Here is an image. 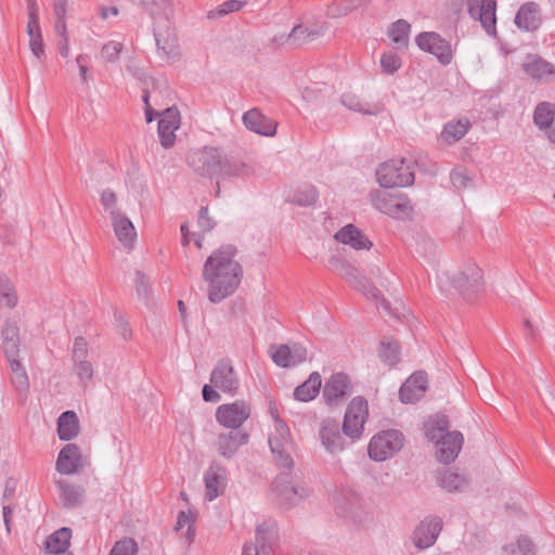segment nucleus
<instances>
[{
  "mask_svg": "<svg viewBox=\"0 0 555 555\" xmlns=\"http://www.w3.org/2000/svg\"><path fill=\"white\" fill-rule=\"evenodd\" d=\"M237 247L232 244L221 245L206 259L203 279L208 284V299L218 304L231 296L243 279V267L235 259Z\"/></svg>",
  "mask_w": 555,
  "mask_h": 555,
  "instance_id": "f257e3e1",
  "label": "nucleus"
},
{
  "mask_svg": "<svg viewBox=\"0 0 555 555\" xmlns=\"http://www.w3.org/2000/svg\"><path fill=\"white\" fill-rule=\"evenodd\" d=\"M189 166L203 177L221 179L246 178L255 173L253 164L241 155L222 154L217 147L205 146L188 154Z\"/></svg>",
  "mask_w": 555,
  "mask_h": 555,
  "instance_id": "f03ea898",
  "label": "nucleus"
},
{
  "mask_svg": "<svg viewBox=\"0 0 555 555\" xmlns=\"http://www.w3.org/2000/svg\"><path fill=\"white\" fill-rule=\"evenodd\" d=\"M449 417L436 413L424 422V433L428 441L435 446V455L438 462L451 464V431Z\"/></svg>",
  "mask_w": 555,
  "mask_h": 555,
  "instance_id": "7ed1b4c3",
  "label": "nucleus"
},
{
  "mask_svg": "<svg viewBox=\"0 0 555 555\" xmlns=\"http://www.w3.org/2000/svg\"><path fill=\"white\" fill-rule=\"evenodd\" d=\"M453 285L465 298H475L485 291L483 271L475 259L457 260Z\"/></svg>",
  "mask_w": 555,
  "mask_h": 555,
  "instance_id": "20e7f679",
  "label": "nucleus"
},
{
  "mask_svg": "<svg viewBox=\"0 0 555 555\" xmlns=\"http://www.w3.org/2000/svg\"><path fill=\"white\" fill-rule=\"evenodd\" d=\"M379 185L385 189L412 185L415 180L413 162L406 158H392L376 169Z\"/></svg>",
  "mask_w": 555,
  "mask_h": 555,
  "instance_id": "39448f33",
  "label": "nucleus"
},
{
  "mask_svg": "<svg viewBox=\"0 0 555 555\" xmlns=\"http://www.w3.org/2000/svg\"><path fill=\"white\" fill-rule=\"evenodd\" d=\"M328 268L344 278L354 289L362 292L365 296L378 299L380 291L373 285L370 279L362 274L353 264L337 257L328 259Z\"/></svg>",
  "mask_w": 555,
  "mask_h": 555,
  "instance_id": "423d86ee",
  "label": "nucleus"
},
{
  "mask_svg": "<svg viewBox=\"0 0 555 555\" xmlns=\"http://www.w3.org/2000/svg\"><path fill=\"white\" fill-rule=\"evenodd\" d=\"M367 417V400L362 396L351 399L347 405L341 425L343 435L350 439V443H353L362 437Z\"/></svg>",
  "mask_w": 555,
  "mask_h": 555,
  "instance_id": "0eeeda50",
  "label": "nucleus"
},
{
  "mask_svg": "<svg viewBox=\"0 0 555 555\" xmlns=\"http://www.w3.org/2000/svg\"><path fill=\"white\" fill-rule=\"evenodd\" d=\"M404 442L403 434L398 429H386L375 434L367 446L371 460L384 462L399 452Z\"/></svg>",
  "mask_w": 555,
  "mask_h": 555,
  "instance_id": "6e6552de",
  "label": "nucleus"
},
{
  "mask_svg": "<svg viewBox=\"0 0 555 555\" xmlns=\"http://www.w3.org/2000/svg\"><path fill=\"white\" fill-rule=\"evenodd\" d=\"M271 489L279 504L285 507L295 506L309 495L308 488L294 483L292 472L280 473L273 479Z\"/></svg>",
  "mask_w": 555,
  "mask_h": 555,
  "instance_id": "1a4fd4ad",
  "label": "nucleus"
},
{
  "mask_svg": "<svg viewBox=\"0 0 555 555\" xmlns=\"http://www.w3.org/2000/svg\"><path fill=\"white\" fill-rule=\"evenodd\" d=\"M371 201L374 208L393 218L405 217L413 211L410 199L403 193L376 190L371 193Z\"/></svg>",
  "mask_w": 555,
  "mask_h": 555,
  "instance_id": "9d476101",
  "label": "nucleus"
},
{
  "mask_svg": "<svg viewBox=\"0 0 555 555\" xmlns=\"http://www.w3.org/2000/svg\"><path fill=\"white\" fill-rule=\"evenodd\" d=\"M353 391L350 376L345 372L333 373L322 389L324 402L330 406H337L344 402Z\"/></svg>",
  "mask_w": 555,
  "mask_h": 555,
  "instance_id": "9b49d317",
  "label": "nucleus"
},
{
  "mask_svg": "<svg viewBox=\"0 0 555 555\" xmlns=\"http://www.w3.org/2000/svg\"><path fill=\"white\" fill-rule=\"evenodd\" d=\"M251 414L250 404L244 400L224 403L216 410V421L231 430L238 429Z\"/></svg>",
  "mask_w": 555,
  "mask_h": 555,
  "instance_id": "f8f14e48",
  "label": "nucleus"
},
{
  "mask_svg": "<svg viewBox=\"0 0 555 555\" xmlns=\"http://www.w3.org/2000/svg\"><path fill=\"white\" fill-rule=\"evenodd\" d=\"M164 29L160 28V22L153 27L157 52L167 63H175L180 59V47L178 37L173 28L168 24L167 18L164 21Z\"/></svg>",
  "mask_w": 555,
  "mask_h": 555,
  "instance_id": "ddd939ff",
  "label": "nucleus"
},
{
  "mask_svg": "<svg viewBox=\"0 0 555 555\" xmlns=\"http://www.w3.org/2000/svg\"><path fill=\"white\" fill-rule=\"evenodd\" d=\"M210 383L222 392L235 396L240 389L238 376L229 359H221L210 374Z\"/></svg>",
  "mask_w": 555,
  "mask_h": 555,
  "instance_id": "4468645a",
  "label": "nucleus"
},
{
  "mask_svg": "<svg viewBox=\"0 0 555 555\" xmlns=\"http://www.w3.org/2000/svg\"><path fill=\"white\" fill-rule=\"evenodd\" d=\"M442 519L438 516H427L421 520L412 532L411 540L418 550H425L435 544L442 530Z\"/></svg>",
  "mask_w": 555,
  "mask_h": 555,
  "instance_id": "2eb2a0df",
  "label": "nucleus"
},
{
  "mask_svg": "<svg viewBox=\"0 0 555 555\" xmlns=\"http://www.w3.org/2000/svg\"><path fill=\"white\" fill-rule=\"evenodd\" d=\"M417 47L435 55L442 65L451 63V46L435 31H424L415 37Z\"/></svg>",
  "mask_w": 555,
  "mask_h": 555,
  "instance_id": "dca6fc26",
  "label": "nucleus"
},
{
  "mask_svg": "<svg viewBox=\"0 0 555 555\" xmlns=\"http://www.w3.org/2000/svg\"><path fill=\"white\" fill-rule=\"evenodd\" d=\"M307 348L299 343H294L292 346L281 344L272 346L270 356L272 361L280 367H294L307 359Z\"/></svg>",
  "mask_w": 555,
  "mask_h": 555,
  "instance_id": "f3484780",
  "label": "nucleus"
},
{
  "mask_svg": "<svg viewBox=\"0 0 555 555\" xmlns=\"http://www.w3.org/2000/svg\"><path fill=\"white\" fill-rule=\"evenodd\" d=\"M428 388V376L424 371H416L401 385L399 399L402 403H415L421 400Z\"/></svg>",
  "mask_w": 555,
  "mask_h": 555,
  "instance_id": "a211bd4d",
  "label": "nucleus"
},
{
  "mask_svg": "<svg viewBox=\"0 0 555 555\" xmlns=\"http://www.w3.org/2000/svg\"><path fill=\"white\" fill-rule=\"evenodd\" d=\"M180 127V112L176 106L166 108L158 120V137L163 147L170 149L176 142L175 131Z\"/></svg>",
  "mask_w": 555,
  "mask_h": 555,
  "instance_id": "6ab92c4d",
  "label": "nucleus"
},
{
  "mask_svg": "<svg viewBox=\"0 0 555 555\" xmlns=\"http://www.w3.org/2000/svg\"><path fill=\"white\" fill-rule=\"evenodd\" d=\"M204 482L205 498L208 501L222 495L227 485L225 468L217 461H212L205 472Z\"/></svg>",
  "mask_w": 555,
  "mask_h": 555,
  "instance_id": "aec40b11",
  "label": "nucleus"
},
{
  "mask_svg": "<svg viewBox=\"0 0 555 555\" xmlns=\"http://www.w3.org/2000/svg\"><path fill=\"white\" fill-rule=\"evenodd\" d=\"M495 0H469L468 11L474 18L480 21L486 31L490 35L495 34Z\"/></svg>",
  "mask_w": 555,
  "mask_h": 555,
  "instance_id": "412c9836",
  "label": "nucleus"
},
{
  "mask_svg": "<svg viewBox=\"0 0 555 555\" xmlns=\"http://www.w3.org/2000/svg\"><path fill=\"white\" fill-rule=\"evenodd\" d=\"M83 466L80 448L76 443L65 444L56 459L55 468L62 475H73Z\"/></svg>",
  "mask_w": 555,
  "mask_h": 555,
  "instance_id": "4be33fe9",
  "label": "nucleus"
},
{
  "mask_svg": "<svg viewBox=\"0 0 555 555\" xmlns=\"http://www.w3.org/2000/svg\"><path fill=\"white\" fill-rule=\"evenodd\" d=\"M340 430L341 428L336 420L326 418L322 422L319 434L327 452L336 453L345 449L346 442Z\"/></svg>",
  "mask_w": 555,
  "mask_h": 555,
  "instance_id": "5701e85b",
  "label": "nucleus"
},
{
  "mask_svg": "<svg viewBox=\"0 0 555 555\" xmlns=\"http://www.w3.org/2000/svg\"><path fill=\"white\" fill-rule=\"evenodd\" d=\"M244 126L260 135L273 137L276 133L278 122L263 115L258 108H251L243 115Z\"/></svg>",
  "mask_w": 555,
  "mask_h": 555,
  "instance_id": "b1692460",
  "label": "nucleus"
},
{
  "mask_svg": "<svg viewBox=\"0 0 555 555\" xmlns=\"http://www.w3.org/2000/svg\"><path fill=\"white\" fill-rule=\"evenodd\" d=\"M248 440L249 435L246 431L236 429L219 434L216 444L221 456L231 459L240 447L248 443Z\"/></svg>",
  "mask_w": 555,
  "mask_h": 555,
  "instance_id": "393cba45",
  "label": "nucleus"
},
{
  "mask_svg": "<svg viewBox=\"0 0 555 555\" xmlns=\"http://www.w3.org/2000/svg\"><path fill=\"white\" fill-rule=\"evenodd\" d=\"M335 238L345 245L351 246L353 249H370L373 243L362 233V231L353 224L343 227L336 234Z\"/></svg>",
  "mask_w": 555,
  "mask_h": 555,
  "instance_id": "a878e982",
  "label": "nucleus"
},
{
  "mask_svg": "<svg viewBox=\"0 0 555 555\" xmlns=\"http://www.w3.org/2000/svg\"><path fill=\"white\" fill-rule=\"evenodd\" d=\"M111 218L113 229L118 241L124 246H129L134 241L137 233L134 225L128 217H126L119 209L111 210Z\"/></svg>",
  "mask_w": 555,
  "mask_h": 555,
  "instance_id": "bb28decb",
  "label": "nucleus"
},
{
  "mask_svg": "<svg viewBox=\"0 0 555 555\" xmlns=\"http://www.w3.org/2000/svg\"><path fill=\"white\" fill-rule=\"evenodd\" d=\"M2 349L7 361L20 358V328L15 323L5 322L2 331Z\"/></svg>",
  "mask_w": 555,
  "mask_h": 555,
  "instance_id": "cd10ccee",
  "label": "nucleus"
},
{
  "mask_svg": "<svg viewBox=\"0 0 555 555\" xmlns=\"http://www.w3.org/2000/svg\"><path fill=\"white\" fill-rule=\"evenodd\" d=\"M60 490V499L65 508L79 507L86 498V489L82 486L69 483L65 480L56 481Z\"/></svg>",
  "mask_w": 555,
  "mask_h": 555,
  "instance_id": "c85d7f7f",
  "label": "nucleus"
},
{
  "mask_svg": "<svg viewBox=\"0 0 555 555\" xmlns=\"http://www.w3.org/2000/svg\"><path fill=\"white\" fill-rule=\"evenodd\" d=\"M269 446L276 466L286 469L285 472H293L294 460L291 455L293 449L292 440L282 441L278 440V438H269Z\"/></svg>",
  "mask_w": 555,
  "mask_h": 555,
  "instance_id": "c756f323",
  "label": "nucleus"
},
{
  "mask_svg": "<svg viewBox=\"0 0 555 555\" xmlns=\"http://www.w3.org/2000/svg\"><path fill=\"white\" fill-rule=\"evenodd\" d=\"M79 420L76 412L67 410L57 418V436L62 441H69L79 434Z\"/></svg>",
  "mask_w": 555,
  "mask_h": 555,
  "instance_id": "7c9ffc66",
  "label": "nucleus"
},
{
  "mask_svg": "<svg viewBox=\"0 0 555 555\" xmlns=\"http://www.w3.org/2000/svg\"><path fill=\"white\" fill-rule=\"evenodd\" d=\"M72 529L68 527H62L51 533L46 542L44 550L49 554H63L68 553L67 550L70 545Z\"/></svg>",
  "mask_w": 555,
  "mask_h": 555,
  "instance_id": "2f4dec72",
  "label": "nucleus"
},
{
  "mask_svg": "<svg viewBox=\"0 0 555 555\" xmlns=\"http://www.w3.org/2000/svg\"><path fill=\"white\" fill-rule=\"evenodd\" d=\"M322 387V378L319 372H312L308 379L294 390V397L301 402L313 400L320 392Z\"/></svg>",
  "mask_w": 555,
  "mask_h": 555,
  "instance_id": "473e14b6",
  "label": "nucleus"
},
{
  "mask_svg": "<svg viewBox=\"0 0 555 555\" xmlns=\"http://www.w3.org/2000/svg\"><path fill=\"white\" fill-rule=\"evenodd\" d=\"M278 540V531L276 529L268 525L267 522H262L256 528V543L254 545L258 546L259 552L263 555H269L273 550Z\"/></svg>",
  "mask_w": 555,
  "mask_h": 555,
  "instance_id": "72a5a7b5",
  "label": "nucleus"
},
{
  "mask_svg": "<svg viewBox=\"0 0 555 555\" xmlns=\"http://www.w3.org/2000/svg\"><path fill=\"white\" fill-rule=\"evenodd\" d=\"M516 25L524 30H534L540 23L538 7L533 3L525 4L515 17Z\"/></svg>",
  "mask_w": 555,
  "mask_h": 555,
  "instance_id": "f704fd0d",
  "label": "nucleus"
},
{
  "mask_svg": "<svg viewBox=\"0 0 555 555\" xmlns=\"http://www.w3.org/2000/svg\"><path fill=\"white\" fill-rule=\"evenodd\" d=\"M11 371V383L20 392H25L29 388V379L25 366L21 359H12L8 361Z\"/></svg>",
  "mask_w": 555,
  "mask_h": 555,
  "instance_id": "c9c22d12",
  "label": "nucleus"
},
{
  "mask_svg": "<svg viewBox=\"0 0 555 555\" xmlns=\"http://www.w3.org/2000/svg\"><path fill=\"white\" fill-rule=\"evenodd\" d=\"M320 35L319 30L308 29L302 25H297L293 27L292 31L288 34L286 40L294 47H301L307 44L314 39H317Z\"/></svg>",
  "mask_w": 555,
  "mask_h": 555,
  "instance_id": "e433bc0d",
  "label": "nucleus"
},
{
  "mask_svg": "<svg viewBox=\"0 0 555 555\" xmlns=\"http://www.w3.org/2000/svg\"><path fill=\"white\" fill-rule=\"evenodd\" d=\"M27 35L29 36V48L33 54L37 59H41L44 55V46L39 20H36L33 25H30V21L27 22Z\"/></svg>",
  "mask_w": 555,
  "mask_h": 555,
  "instance_id": "4c0bfd02",
  "label": "nucleus"
},
{
  "mask_svg": "<svg viewBox=\"0 0 555 555\" xmlns=\"http://www.w3.org/2000/svg\"><path fill=\"white\" fill-rule=\"evenodd\" d=\"M555 118V105L542 102L540 103L534 111L533 119L534 124L541 128L546 129L550 128Z\"/></svg>",
  "mask_w": 555,
  "mask_h": 555,
  "instance_id": "58836bf2",
  "label": "nucleus"
},
{
  "mask_svg": "<svg viewBox=\"0 0 555 555\" xmlns=\"http://www.w3.org/2000/svg\"><path fill=\"white\" fill-rule=\"evenodd\" d=\"M401 347L395 339L382 341L379 347V357L382 361L390 366L400 361Z\"/></svg>",
  "mask_w": 555,
  "mask_h": 555,
  "instance_id": "ea45409f",
  "label": "nucleus"
},
{
  "mask_svg": "<svg viewBox=\"0 0 555 555\" xmlns=\"http://www.w3.org/2000/svg\"><path fill=\"white\" fill-rule=\"evenodd\" d=\"M525 70L528 75L537 79H544L555 73V68L550 63L532 59L525 64Z\"/></svg>",
  "mask_w": 555,
  "mask_h": 555,
  "instance_id": "a19ab883",
  "label": "nucleus"
},
{
  "mask_svg": "<svg viewBox=\"0 0 555 555\" xmlns=\"http://www.w3.org/2000/svg\"><path fill=\"white\" fill-rule=\"evenodd\" d=\"M341 103L351 111L362 113L364 115H376L379 113L378 105H365L361 102L359 96L352 93H345L341 95Z\"/></svg>",
  "mask_w": 555,
  "mask_h": 555,
  "instance_id": "79ce46f5",
  "label": "nucleus"
},
{
  "mask_svg": "<svg viewBox=\"0 0 555 555\" xmlns=\"http://www.w3.org/2000/svg\"><path fill=\"white\" fill-rule=\"evenodd\" d=\"M319 193L315 186L305 184L295 191L292 202L299 206H312L317 203Z\"/></svg>",
  "mask_w": 555,
  "mask_h": 555,
  "instance_id": "37998d69",
  "label": "nucleus"
},
{
  "mask_svg": "<svg viewBox=\"0 0 555 555\" xmlns=\"http://www.w3.org/2000/svg\"><path fill=\"white\" fill-rule=\"evenodd\" d=\"M410 30L411 25L405 20H398L397 22L391 24V27L389 29V37L399 47L406 46L409 41Z\"/></svg>",
  "mask_w": 555,
  "mask_h": 555,
  "instance_id": "c03bdc74",
  "label": "nucleus"
},
{
  "mask_svg": "<svg viewBox=\"0 0 555 555\" xmlns=\"http://www.w3.org/2000/svg\"><path fill=\"white\" fill-rule=\"evenodd\" d=\"M186 526V532L184 534L188 544L193 543L195 538V518L192 516V512L185 513L184 511H180L177 517V525L175 530L177 532L181 531Z\"/></svg>",
  "mask_w": 555,
  "mask_h": 555,
  "instance_id": "a18cd8bd",
  "label": "nucleus"
},
{
  "mask_svg": "<svg viewBox=\"0 0 555 555\" xmlns=\"http://www.w3.org/2000/svg\"><path fill=\"white\" fill-rule=\"evenodd\" d=\"M363 0H335L327 9L330 17H339L348 14L362 4Z\"/></svg>",
  "mask_w": 555,
  "mask_h": 555,
  "instance_id": "49530a36",
  "label": "nucleus"
},
{
  "mask_svg": "<svg viewBox=\"0 0 555 555\" xmlns=\"http://www.w3.org/2000/svg\"><path fill=\"white\" fill-rule=\"evenodd\" d=\"M17 297L11 285L10 279L0 274V306L13 308L16 306Z\"/></svg>",
  "mask_w": 555,
  "mask_h": 555,
  "instance_id": "de8ad7c7",
  "label": "nucleus"
},
{
  "mask_svg": "<svg viewBox=\"0 0 555 555\" xmlns=\"http://www.w3.org/2000/svg\"><path fill=\"white\" fill-rule=\"evenodd\" d=\"M246 2L241 0H227L220 5H218L215 10L209 11L208 17L216 18L225 16L229 13L242 10Z\"/></svg>",
  "mask_w": 555,
  "mask_h": 555,
  "instance_id": "09e8293b",
  "label": "nucleus"
},
{
  "mask_svg": "<svg viewBox=\"0 0 555 555\" xmlns=\"http://www.w3.org/2000/svg\"><path fill=\"white\" fill-rule=\"evenodd\" d=\"M140 4L156 20L157 16L166 15L170 7L169 0H140Z\"/></svg>",
  "mask_w": 555,
  "mask_h": 555,
  "instance_id": "8fccbe9b",
  "label": "nucleus"
},
{
  "mask_svg": "<svg viewBox=\"0 0 555 555\" xmlns=\"http://www.w3.org/2000/svg\"><path fill=\"white\" fill-rule=\"evenodd\" d=\"M402 65L401 57L393 51H387L382 54L380 66L384 73L395 74Z\"/></svg>",
  "mask_w": 555,
  "mask_h": 555,
  "instance_id": "3c124183",
  "label": "nucleus"
},
{
  "mask_svg": "<svg viewBox=\"0 0 555 555\" xmlns=\"http://www.w3.org/2000/svg\"><path fill=\"white\" fill-rule=\"evenodd\" d=\"M138 552L137 542L131 539H122L117 541L109 552V555H135Z\"/></svg>",
  "mask_w": 555,
  "mask_h": 555,
  "instance_id": "603ef678",
  "label": "nucleus"
},
{
  "mask_svg": "<svg viewBox=\"0 0 555 555\" xmlns=\"http://www.w3.org/2000/svg\"><path fill=\"white\" fill-rule=\"evenodd\" d=\"M89 350H88V343L85 337L77 336L74 340V346L72 350V360L73 363H78L82 361H88Z\"/></svg>",
  "mask_w": 555,
  "mask_h": 555,
  "instance_id": "864d4df0",
  "label": "nucleus"
},
{
  "mask_svg": "<svg viewBox=\"0 0 555 555\" xmlns=\"http://www.w3.org/2000/svg\"><path fill=\"white\" fill-rule=\"evenodd\" d=\"M74 372L79 378L80 384L83 387H87L88 383L92 379L93 376V367L91 362L82 361L74 363Z\"/></svg>",
  "mask_w": 555,
  "mask_h": 555,
  "instance_id": "5fc2aeb1",
  "label": "nucleus"
},
{
  "mask_svg": "<svg viewBox=\"0 0 555 555\" xmlns=\"http://www.w3.org/2000/svg\"><path fill=\"white\" fill-rule=\"evenodd\" d=\"M122 49V43L117 41H108L102 47L101 54L107 62H116Z\"/></svg>",
  "mask_w": 555,
  "mask_h": 555,
  "instance_id": "6e6d98bb",
  "label": "nucleus"
},
{
  "mask_svg": "<svg viewBox=\"0 0 555 555\" xmlns=\"http://www.w3.org/2000/svg\"><path fill=\"white\" fill-rule=\"evenodd\" d=\"M0 241L4 245H15L16 229L10 222L0 223Z\"/></svg>",
  "mask_w": 555,
  "mask_h": 555,
  "instance_id": "4d7b16f0",
  "label": "nucleus"
},
{
  "mask_svg": "<svg viewBox=\"0 0 555 555\" xmlns=\"http://www.w3.org/2000/svg\"><path fill=\"white\" fill-rule=\"evenodd\" d=\"M197 224L203 233L211 231L216 225L214 219L208 216V208L205 206H202L198 210Z\"/></svg>",
  "mask_w": 555,
  "mask_h": 555,
  "instance_id": "13d9d810",
  "label": "nucleus"
},
{
  "mask_svg": "<svg viewBox=\"0 0 555 555\" xmlns=\"http://www.w3.org/2000/svg\"><path fill=\"white\" fill-rule=\"evenodd\" d=\"M410 160L413 162V167L417 166L425 173L431 176L437 173V164L428 159L427 156H418V158Z\"/></svg>",
  "mask_w": 555,
  "mask_h": 555,
  "instance_id": "bf43d9fd",
  "label": "nucleus"
},
{
  "mask_svg": "<svg viewBox=\"0 0 555 555\" xmlns=\"http://www.w3.org/2000/svg\"><path fill=\"white\" fill-rule=\"evenodd\" d=\"M269 438H278V440H292L289 428L284 420L274 422V433Z\"/></svg>",
  "mask_w": 555,
  "mask_h": 555,
  "instance_id": "052dcab7",
  "label": "nucleus"
},
{
  "mask_svg": "<svg viewBox=\"0 0 555 555\" xmlns=\"http://www.w3.org/2000/svg\"><path fill=\"white\" fill-rule=\"evenodd\" d=\"M135 291L139 296L146 297L151 291L147 276L142 271L135 272Z\"/></svg>",
  "mask_w": 555,
  "mask_h": 555,
  "instance_id": "680f3d73",
  "label": "nucleus"
},
{
  "mask_svg": "<svg viewBox=\"0 0 555 555\" xmlns=\"http://www.w3.org/2000/svg\"><path fill=\"white\" fill-rule=\"evenodd\" d=\"M114 315L119 334L122 336L125 340H129L132 336V331L129 323L122 318V315L119 312L116 311Z\"/></svg>",
  "mask_w": 555,
  "mask_h": 555,
  "instance_id": "e2e57ef3",
  "label": "nucleus"
},
{
  "mask_svg": "<svg viewBox=\"0 0 555 555\" xmlns=\"http://www.w3.org/2000/svg\"><path fill=\"white\" fill-rule=\"evenodd\" d=\"M117 196L114 191L106 189L101 194V204L106 210L117 209L116 206Z\"/></svg>",
  "mask_w": 555,
  "mask_h": 555,
  "instance_id": "0e129e2a",
  "label": "nucleus"
},
{
  "mask_svg": "<svg viewBox=\"0 0 555 555\" xmlns=\"http://www.w3.org/2000/svg\"><path fill=\"white\" fill-rule=\"evenodd\" d=\"M436 481H437L438 486L450 491L451 490V468L444 467L441 470H438L437 475H436Z\"/></svg>",
  "mask_w": 555,
  "mask_h": 555,
  "instance_id": "69168bd1",
  "label": "nucleus"
},
{
  "mask_svg": "<svg viewBox=\"0 0 555 555\" xmlns=\"http://www.w3.org/2000/svg\"><path fill=\"white\" fill-rule=\"evenodd\" d=\"M470 124L466 118H460L455 125H453V140H460L468 131Z\"/></svg>",
  "mask_w": 555,
  "mask_h": 555,
  "instance_id": "338daca9",
  "label": "nucleus"
},
{
  "mask_svg": "<svg viewBox=\"0 0 555 555\" xmlns=\"http://www.w3.org/2000/svg\"><path fill=\"white\" fill-rule=\"evenodd\" d=\"M216 387L205 384L202 389L203 400L206 402H218L221 399L219 392L215 389Z\"/></svg>",
  "mask_w": 555,
  "mask_h": 555,
  "instance_id": "774afa93",
  "label": "nucleus"
}]
</instances>
